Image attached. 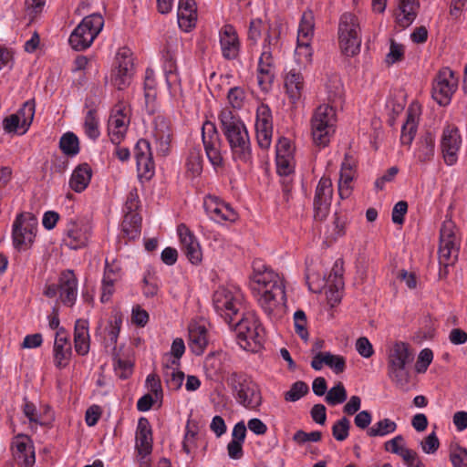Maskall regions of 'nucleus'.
<instances>
[{"mask_svg":"<svg viewBox=\"0 0 467 467\" xmlns=\"http://www.w3.org/2000/svg\"><path fill=\"white\" fill-rule=\"evenodd\" d=\"M255 270L252 277L251 289L264 311L270 315L285 300V285L278 274L265 266Z\"/></svg>","mask_w":467,"mask_h":467,"instance_id":"obj_1","label":"nucleus"},{"mask_svg":"<svg viewBox=\"0 0 467 467\" xmlns=\"http://www.w3.org/2000/svg\"><path fill=\"white\" fill-rule=\"evenodd\" d=\"M219 119L233 156L235 160L247 161L251 158V144L245 125L230 109H223Z\"/></svg>","mask_w":467,"mask_h":467,"instance_id":"obj_2","label":"nucleus"},{"mask_svg":"<svg viewBox=\"0 0 467 467\" xmlns=\"http://www.w3.org/2000/svg\"><path fill=\"white\" fill-rule=\"evenodd\" d=\"M229 325L234 328L237 342L245 350L257 352L265 341L264 328L253 312H242Z\"/></svg>","mask_w":467,"mask_h":467,"instance_id":"obj_3","label":"nucleus"},{"mask_svg":"<svg viewBox=\"0 0 467 467\" xmlns=\"http://www.w3.org/2000/svg\"><path fill=\"white\" fill-rule=\"evenodd\" d=\"M455 225L451 221H445L440 232V247L438 251L440 280L446 279L450 267L458 261L459 244L455 234Z\"/></svg>","mask_w":467,"mask_h":467,"instance_id":"obj_4","label":"nucleus"},{"mask_svg":"<svg viewBox=\"0 0 467 467\" xmlns=\"http://www.w3.org/2000/svg\"><path fill=\"white\" fill-rule=\"evenodd\" d=\"M337 122L336 110L329 105L317 107L311 118V135L314 143L318 147L328 145L335 133Z\"/></svg>","mask_w":467,"mask_h":467,"instance_id":"obj_5","label":"nucleus"},{"mask_svg":"<svg viewBox=\"0 0 467 467\" xmlns=\"http://www.w3.org/2000/svg\"><path fill=\"white\" fill-rule=\"evenodd\" d=\"M227 384L239 404L247 409H256L261 405L262 397L258 386L246 374L231 373Z\"/></svg>","mask_w":467,"mask_h":467,"instance_id":"obj_6","label":"nucleus"},{"mask_svg":"<svg viewBox=\"0 0 467 467\" xmlns=\"http://www.w3.org/2000/svg\"><path fill=\"white\" fill-rule=\"evenodd\" d=\"M213 304L218 315L232 325L234 317L243 312V294L237 287L222 286L213 293Z\"/></svg>","mask_w":467,"mask_h":467,"instance_id":"obj_7","label":"nucleus"},{"mask_svg":"<svg viewBox=\"0 0 467 467\" xmlns=\"http://www.w3.org/2000/svg\"><path fill=\"white\" fill-rule=\"evenodd\" d=\"M338 41L342 53L348 57L357 55L360 50L361 36L358 17L351 13H344L338 23Z\"/></svg>","mask_w":467,"mask_h":467,"instance_id":"obj_8","label":"nucleus"},{"mask_svg":"<svg viewBox=\"0 0 467 467\" xmlns=\"http://www.w3.org/2000/svg\"><path fill=\"white\" fill-rule=\"evenodd\" d=\"M104 19L99 14H92L83 18L69 36V44L75 50H84L90 47L102 30Z\"/></svg>","mask_w":467,"mask_h":467,"instance_id":"obj_9","label":"nucleus"},{"mask_svg":"<svg viewBox=\"0 0 467 467\" xmlns=\"http://www.w3.org/2000/svg\"><path fill=\"white\" fill-rule=\"evenodd\" d=\"M37 221L31 213H19L13 223V243L18 250L28 248L34 242Z\"/></svg>","mask_w":467,"mask_h":467,"instance_id":"obj_10","label":"nucleus"},{"mask_svg":"<svg viewBox=\"0 0 467 467\" xmlns=\"http://www.w3.org/2000/svg\"><path fill=\"white\" fill-rule=\"evenodd\" d=\"M60 291V300L64 305L72 306L78 295V280L71 270L63 272L58 280V285H48L45 287L44 295L49 298L55 297Z\"/></svg>","mask_w":467,"mask_h":467,"instance_id":"obj_11","label":"nucleus"},{"mask_svg":"<svg viewBox=\"0 0 467 467\" xmlns=\"http://www.w3.org/2000/svg\"><path fill=\"white\" fill-rule=\"evenodd\" d=\"M458 88V78L449 67L441 69L432 86V98L441 106L451 102V97Z\"/></svg>","mask_w":467,"mask_h":467,"instance_id":"obj_12","label":"nucleus"},{"mask_svg":"<svg viewBox=\"0 0 467 467\" xmlns=\"http://www.w3.org/2000/svg\"><path fill=\"white\" fill-rule=\"evenodd\" d=\"M202 139L206 156L213 167L223 165V159L221 152L222 140L215 125L211 121L203 123L202 128Z\"/></svg>","mask_w":467,"mask_h":467,"instance_id":"obj_13","label":"nucleus"},{"mask_svg":"<svg viewBox=\"0 0 467 467\" xmlns=\"http://www.w3.org/2000/svg\"><path fill=\"white\" fill-rule=\"evenodd\" d=\"M461 144L462 138L458 128L447 125L443 129L441 138V153L447 165L451 166L457 162Z\"/></svg>","mask_w":467,"mask_h":467,"instance_id":"obj_14","label":"nucleus"},{"mask_svg":"<svg viewBox=\"0 0 467 467\" xmlns=\"http://www.w3.org/2000/svg\"><path fill=\"white\" fill-rule=\"evenodd\" d=\"M255 130L259 147L268 149L272 141L273 119L271 109L266 104H261L257 108Z\"/></svg>","mask_w":467,"mask_h":467,"instance_id":"obj_15","label":"nucleus"},{"mask_svg":"<svg viewBox=\"0 0 467 467\" xmlns=\"http://www.w3.org/2000/svg\"><path fill=\"white\" fill-rule=\"evenodd\" d=\"M12 455L18 467H32L35 464V450L30 438L19 434L13 439Z\"/></svg>","mask_w":467,"mask_h":467,"instance_id":"obj_16","label":"nucleus"},{"mask_svg":"<svg viewBox=\"0 0 467 467\" xmlns=\"http://www.w3.org/2000/svg\"><path fill=\"white\" fill-rule=\"evenodd\" d=\"M116 59L118 67L114 71L112 81L118 89L122 90L131 82L134 71L133 59L128 48L120 49Z\"/></svg>","mask_w":467,"mask_h":467,"instance_id":"obj_17","label":"nucleus"},{"mask_svg":"<svg viewBox=\"0 0 467 467\" xmlns=\"http://www.w3.org/2000/svg\"><path fill=\"white\" fill-rule=\"evenodd\" d=\"M134 155L138 176L147 181L151 179L154 175L155 165L150 142L144 139L139 140L134 148Z\"/></svg>","mask_w":467,"mask_h":467,"instance_id":"obj_18","label":"nucleus"},{"mask_svg":"<svg viewBox=\"0 0 467 467\" xmlns=\"http://www.w3.org/2000/svg\"><path fill=\"white\" fill-rule=\"evenodd\" d=\"M333 196L332 182L329 178L322 177L316 188L314 198L315 218L324 220L329 211Z\"/></svg>","mask_w":467,"mask_h":467,"instance_id":"obj_19","label":"nucleus"},{"mask_svg":"<svg viewBox=\"0 0 467 467\" xmlns=\"http://www.w3.org/2000/svg\"><path fill=\"white\" fill-rule=\"evenodd\" d=\"M89 238V227L81 221L71 218L65 229L64 243L70 249H79L88 244Z\"/></svg>","mask_w":467,"mask_h":467,"instance_id":"obj_20","label":"nucleus"},{"mask_svg":"<svg viewBox=\"0 0 467 467\" xmlns=\"http://www.w3.org/2000/svg\"><path fill=\"white\" fill-rule=\"evenodd\" d=\"M128 111L127 107L121 103L117 104L112 109L109 119V133L114 144H119L126 133L130 123Z\"/></svg>","mask_w":467,"mask_h":467,"instance_id":"obj_21","label":"nucleus"},{"mask_svg":"<svg viewBox=\"0 0 467 467\" xmlns=\"http://www.w3.org/2000/svg\"><path fill=\"white\" fill-rule=\"evenodd\" d=\"M219 37L223 57L228 60L236 58L240 42L235 28L230 24L224 25L219 32Z\"/></svg>","mask_w":467,"mask_h":467,"instance_id":"obj_22","label":"nucleus"},{"mask_svg":"<svg viewBox=\"0 0 467 467\" xmlns=\"http://www.w3.org/2000/svg\"><path fill=\"white\" fill-rule=\"evenodd\" d=\"M272 37L269 34L265 38L263 52L258 61V84L263 86L265 83H271L274 78V58L270 49Z\"/></svg>","mask_w":467,"mask_h":467,"instance_id":"obj_23","label":"nucleus"},{"mask_svg":"<svg viewBox=\"0 0 467 467\" xmlns=\"http://www.w3.org/2000/svg\"><path fill=\"white\" fill-rule=\"evenodd\" d=\"M72 355L71 344L63 327H60L56 334L53 357L54 364L58 368H66L68 365Z\"/></svg>","mask_w":467,"mask_h":467,"instance_id":"obj_24","label":"nucleus"},{"mask_svg":"<svg viewBox=\"0 0 467 467\" xmlns=\"http://www.w3.org/2000/svg\"><path fill=\"white\" fill-rule=\"evenodd\" d=\"M414 354L405 342H396L388 352V368H406L413 361Z\"/></svg>","mask_w":467,"mask_h":467,"instance_id":"obj_25","label":"nucleus"},{"mask_svg":"<svg viewBox=\"0 0 467 467\" xmlns=\"http://www.w3.org/2000/svg\"><path fill=\"white\" fill-rule=\"evenodd\" d=\"M120 265L115 259L111 262H109L108 258L106 259L102 280L101 302L105 303L109 300L114 292V284L120 278Z\"/></svg>","mask_w":467,"mask_h":467,"instance_id":"obj_26","label":"nucleus"},{"mask_svg":"<svg viewBox=\"0 0 467 467\" xmlns=\"http://www.w3.org/2000/svg\"><path fill=\"white\" fill-rule=\"evenodd\" d=\"M136 449L141 459L146 458L152 451V432L149 420L140 418L136 431Z\"/></svg>","mask_w":467,"mask_h":467,"instance_id":"obj_27","label":"nucleus"},{"mask_svg":"<svg viewBox=\"0 0 467 467\" xmlns=\"http://www.w3.org/2000/svg\"><path fill=\"white\" fill-rule=\"evenodd\" d=\"M204 209L210 218L215 222L235 221L237 215L234 209L228 204L220 202L214 197H209L204 202Z\"/></svg>","mask_w":467,"mask_h":467,"instance_id":"obj_28","label":"nucleus"},{"mask_svg":"<svg viewBox=\"0 0 467 467\" xmlns=\"http://www.w3.org/2000/svg\"><path fill=\"white\" fill-rule=\"evenodd\" d=\"M314 15L312 11L307 10L303 13L297 35L299 50L302 48L306 49L307 51L306 57L310 56V41L314 35Z\"/></svg>","mask_w":467,"mask_h":467,"instance_id":"obj_29","label":"nucleus"},{"mask_svg":"<svg viewBox=\"0 0 467 467\" xmlns=\"http://www.w3.org/2000/svg\"><path fill=\"white\" fill-rule=\"evenodd\" d=\"M154 138L158 144L159 152L165 156L169 153L171 140L170 121L162 116H158L155 120Z\"/></svg>","mask_w":467,"mask_h":467,"instance_id":"obj_30","label":"nucleus"},{"mask_svg":"<svg viewBox=\"0 0 467 467\" xmlns=\"http://www.w3.org/2000/svg\"><path fill=\"white\" fill-rule=\"evenodd\" d=\"M178 24L185 31L195 26L197 7L194 0H180L178 5Z\"/></svg>","mask_w":467,"mask_h":467,"instance_id":"obj_31","label":"nucleus"},{"mask_svg":"<svg viewBox=\"0 0 467 467\" xmlns=\"http://www.w3.org/2000/svg\"><path fill=\"white\" fill-rule=\"evenodd\" d=\"M285 88L290 101L296 104L302 97L304 79L297 69H290L285 78Z\"/></svg>","mask_w":467,"mask_h":467,"instance_id":"obj_32","label":"nucleus"},{"mask_svg":"<svg viewBox=\"0 0 467 467\" xmlns=\"http://www.w3.org/2000/svg\"><path fill=\"white\" fill-rule=\"evenodd\" d=\"M74 345L78 354L85 356L89 351L88 322L86 319H78L74 329Z\"/></svg>","mask_w":467,"mask_h":467,"instance_id":"obj_33","label":"nucleus"},{"mask_svg":"<svg viewBox=\"0 0 467 467\" xmlns=\"http://www.w3.org/2000/svg\"><path fill=\"white\" fill-rule=\"evenodd\" d=\"M435 154V138L427 132L419 139L414 152L415 158L420 163H427L432 161Z\"/></svg>","mask_w":467,"mask_h":467,"instance_id":"obj_34","label":"nucleus"},{"mask_svg":"<svg viewBox=\"0 0 467 467\" xmlns=\"http://www.w3.org/2000/svg\"><path fill=\"white\" fill-rule=\"evenodd\" d=\"M91 177V167L88 163H81L74 169L69 180V187L76 192H82L88 186Z\"/></svg>","mask_w":467,"mask_h":467,"instance_id":"obj_35","label":"nucleus"},{"mask_svg":"<svg viewBox=\"0 0 467 467\" xmlns=\"http://www.w3.org/2000/svg\"><path fill=\"white\" fill-rule=\"evenodd\" d=\"M208 344L207 329L204 326L199 324H191L189 326V345L195 355L203 353Z\"/></svg>","mask_w":467,"mask_h":467,"instance_id":"obj_36","label":"nucleus"},{"mask_svg":"<svg viewBox=\"0 0 467 467\" xmlns=\"http://www.w3.org/2000/svg\"><path fill=\"white\" fill-rule=\"evenodd\" d=\"M180 361L171 359L170 364L163 366V376L170 389L178 390L183 382L184 373L178 370Z\"/></svg>","mask_w":467,"mask_h":467,"instance_id":"obj_37","label":"nucleus"},{"mask_svg":"<svg viewBox=\"0 0 467 467\" xmlns=\"http://www.w3.org/2000/svg\"><path fill=\"white\" fill-rule=\"evenodd\" d=\"M121 227L127 238L134 240L139 237L141 231V217L137 213H125Z\"/></svg>","mask_w":467,"mask_h":467,"instance_id":"obj_38","label":"nucleus"},{"mask_svg":"<svg viewBox=\"0 0 467 467\" xmlns=\"http://www.w3.org/2000/svg\"><path fill=\"white\" fill-rule=\"evenodd\" d=\"M397 423L388 418L382 419L374 423L367 430V435L369 437H384L393 433L397 430Z\"/></svg>","mask_w":467,"mask_h":467,"instance_id":"obj_39","label":"nucleus"},{"mask_svg":"<svg viewBox=\"0 0 467 467\" xmlns=\"http://www.w3.org/2000/svg\"><path fill=\"white\" fill-rule=\"evenodd\" d=\"M59 149L67 156H76L79 152V140L77 135L71 131L64 133L59 140Z\"/></svg>","mask_w":467,"mask_h":467,"instance_id":"obj_40","label":"nucleus"},{"mask_svg":"<svg viewBox=\"0 0 467 467\" xmlns=\"http://www.w3.org/2000/svg\"><path fill=\"white\" fill-rule=\"evenodd\" d=\"M187 173L192 178L199 176L202 171V150L199 148L190 150L186 160Z\"/></svg>","mask_w":467,"mask_h":467,"instance_id":"obj_41","label":"nucleus"},{"mask_svg":"<svg viewBox=\"0 0 467 467\" xmlns=\"http://www.w3.org/2000/svg\"><path fill=\"white\" fill-rule=\"evenodd\" d=\"M21 121L20 134H25L29 129L34 116H35V103L34 101H26L23 104L22 108L15 114Z\"/></svg>","mask_w":467,"mask_h":467,"instance_id":"obj_42","label":"nucleus"},{"mask_svg":"<svg viewBox=\"0 0 467 467\" xmlns=\"http://www.w3.org/2000/svg\"><path fill=\"white\" fill-rule=\"evenodd\" d=\"M354 178L353 171H350L346 166H343L340 170V175L338 180V193L340 198H348L352 191V181Z\"/></svg>","mask_w":467,"mask_h":467,"instance_id":"obj_43","label":"nucleus"},{"mask_svg":"<svg viewBox=\"0 0 467 467\" xmlns=\"http://www.w3.org/2000/svg\"><path fill=\"white\" fill-rule=\"evenodd\" d=\"M388 375L398 389L407 390L410 381V373L407 368H388Z\"/></svg>","mask_w":467,"mask_h":467,"instance_id":"obj_44","label":"nucleus"},{"mask_svg":"<svg viewBox=\"0 0 467 467\" xmlns=\"http://www.w3.org/2000/svg\"><path fill=\"white\" fill-rule=\"evenodd\" d=\"M401 14L398 16V23L402 26H408L416 17L414 11V0H400Z\"/></svg>","mask_w":467,"mask_h":467,"instance_id":"obj_45","label":"nucleus"},{"mask_svg":"<svg viewBox=\"0 0 467 467\" xmlns=\"http://www.w3.org/2000/svg\"><path fill=\"white\" fill-rule=\"evenodd\" d=\"M417 131V122L411 113H408L407 120L402 125L400 141L403 145H410Z\"/></svg>","mask_w":467,"mask_h":467,"instance_id":"obj_46","label":"nucleus"},{"mask_svg":"<svg viewBox=\"0 0 467 467\" xmlns=\"http://www.w3.org/2000/svg\"><path fill=\"white\" fill-rule=\"evenodd\" d=\"M326 88L331 101L340 99L344 94L343 84L337 75H333L327 79Z\"/></svg>","mask_w":467,"mask_h":467,"instance_id":"obj_47","label":"nucleus"},{"mask_svg":"<svg viewBox=\"0 0 467 467\" xmlns=\"http://www.w3.org/2000/svg\"><path fill=\"white\" fill-rule=\"evenodd\" d=\"M450 461L453 467H467V449L458 443L451 444Z\"/></svg>","mask_w":467,"mask_h":467,"instance_id":"obj_48","label":"nucleus"},{"mask_svg":"<svg viewBox=\"0 0 467 467\" xmlns=\"http://www.w3.org/2000/svg\"><path fill=\"white\" fill-rule=\"evenodd\" d=\"M309 391L308 386L306 382L298 380L292 384L290 389L284 394L285 401L296 402L302 397L306 395Z\"/></svg>","mask_w":467,"mask_h":467,"instance_id":"obj_49","label":"nucleus"},{"mask_svg":"<svg viewBox=\"0 0 467 467\" xmlns=\"http://www.w3.org/2000/svg\"><path fill=\"white\" fill-rule=\"evenodd\" d=\"M347 400V391L344 385L338 382L331 388L325 398L326 402L330 406L343 403Z\"/></svg>","mask_w":467,"mask_h":467,"instance_id":"obj_50","label":"nucleus"},{"mask_svg":"<svg viewBox=\"0 0 467 467\" xmlns=\"http://www.w3.org/2000/svg\"><path fill=\"white\" fill-rule=\"evenodd\" d=\"M85 132L88 138L96 140L99 136V122L95 109H89L84 121Z\"/></svg>","mask_w":467,"mask_h":467,"instance_id":"obj_51","label":"nucleus"},{"mask_svg":"<svg viewBox=\"0 0 467 467\" xmlns=\"http://www.w3.org/2000/svg\"><path fill=\"white\" fill-rule=\"evenodd\" d=\"M349 429V420L347 417H342L332 426V435L337 441H343L348 437Z\"/></svg>","mask_w":467,"mask_h":467,"instance_id":"obj_52","label":"nucleus"},{"mask_svg":"<svg viewBox=\"0 0 467 467\" xmlns=\"http://www.w3.org/2000/svg\"><path fill=\"white\" fill-rule=\"evenodd\" d=\"M294 324L296 333L304 341L308 340V331L306 328V316L303 310H296L294 314Z\"/></svg>","mask_w":467,"mask_h":467,"instance_id":"obj_53","label":"nucleus"},{"mask_svg":"<svg viewBox=\"0 0 467 467\" xmlns=\"http://www.w3.org/2000/svg\"><path fill=\"white\" fill-rule=\"evenodd\" d=\"M325 364L329 367L336 374L342 373L346 369V359L339 355H333L327 352Z\"/></svg>","mask_w":467,"mask_h":467,"instance_id":"obj_54","label":"nucleus"},{"mask_svg":"<svg viewBox=\"0 0 467 467\" xmlns=\"http://www.w3.org/2000/svg\"><path fill=\"white\" fill-rule=\"evenodd\" d=\"M343 262L341 260H337L335 265L331 270V273L328 276L329 285H333V286L337 289H341L343 287Z\"/></svg>","mask_w":467,"mask_h":467,"instance_id":"obj_55","label":"nucleus"},{"mask_svg":"<svg viewBox=\"0 0 467 467\" xmlns=\"http://www.w3.org/2000/svg\"><path fill=\"white\" fill-rule=\"evenodd\" d=\"M177 231H178V234L180 236L182 250L198 242V240L196 239L194 234L190 231V229L184 223H181L178 226Z\"/></svg>","mask_w":467,"mask_h":467,"instance_id":"obj_56","label":"nucleus"},{"mask_svg":"<svg viewBox=\"0 0 467 467\" xmlns=\"http://www.w3.org/2000/svg\"><path fill=\"white\" fill-rule=\"evenodd\" d=\"M433 358V353L429 348L422 349L418 357L416 364V370L419 373H423L427 370L429 365L431 363Z\"/></svg>","mask_w":467,"mask_h":467,"instance_id":"obj_57","label":"nucleus"},{"mask_svg":"<svg viewBox=\"0 0 467 467\" xmlns=\"http://www.w3.org/2000/svg\"><path fill=\"white\" fill-rule=\"evenodd\" d=\"M321 437H322V433L318 431H312V432H305L304 431H297L294 436H293V440L294 441L299 443V444H302V443H305V442H307V441H313V442H317V441H319L321 440Z\"/></svg>","mask_w":467,"mask_h":467,"instance_id":"obj_58","label":"nucleus"},{"mask_svg":"<svg viewBox=\"0 0 467 467\" xmlns=\"http://www.w3.org/2000/svg\"><path fill=\"white\" fill-rule=\"evenodd\" d=\"M263 21L260 18L253 19L248 29V40L255 45L262 36Z\"/></svg>","mask_w":467,"mask_h":467,"instance_id":"obj_59","label":"nucleus"},{"mask_svg":"<svg viewBox=\"0 0 467 467\" xmlns=\"http://www.w3.org/2000/svg\"><path fill=\"white\" fill-rule=\"evenodd\" d=\"M276 159L277 158H288V157H294V149L291 144V141L286 138H280L277 144H276Z\"/></svg>","mask_w":467,"mask_h":467,"instance_id":"obj_60","label":"nucleus"},{"mask_svg":"<svg viewBox=\"0 0 467 467\" xmlns=\"http://www.w3.org/2000/svg\"><path fill=\"white\" fill-rule=\"evenodd\" d=\"M356 350L358 353L366 358H370L374 354V349L366 337H361L356 341Z\"/></svg>","mask_w":467,"mask_h":467,"instance_id":"obj_61","label":"nucleus"},{"mask_svg":"<svg viewBox=\"0 0 467 467\" xmlns=\"http://www.w3.org/2000/svg\"><path fill=\"white\" fill-rule=\"evenodd\" d=\"M422 451L425 453H434L440 446V441L435 432L430 433L420 443Z\"/></svg>","mask_w":467,"mask_h":467,"instance_id":"obj_62","label":"nucleus"},{"mask_svg":"<svg viewBox=\"0 0 467 467\" xmlns=\"http://www.w3.org/2000/svg\"><path fill=\"white\" fill-rule=\"evenodd\" d=\"M183 253L193 265H197L202 261V253L199 242L183 249Z\"/></svg>","mask_w":467,"mask_h":467,"instance_id":"obj_63","label":"nucleus"},{"mask_svg":"<svg viewBox=\"0 0 467 467\" xmlns=\"http://www.w3.org/2000/svg\"><path fill=\"white\" fill-rule=\"evenodd\" d=\"M229 103L234 109H240L243 106L244 99V92L238 87L232 88L228 92Z\"/></svg>","mask_w":467,"mask_h":467,"instance_id":"obj_64","label":"nucleus"}]
</instances>
